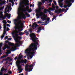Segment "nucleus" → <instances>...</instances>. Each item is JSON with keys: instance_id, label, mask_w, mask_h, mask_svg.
Here are the masks:
<instances>
[{"instance_id": "40", "label": "nucleus", "mask_w": 75, "mask_h": 75, "mask_svg": "<svg viewBox=\"0 0 75 75\" xmlns=\"http://www.w3.org/2000/svg\"><path fill=\"white\" fill-rule=\"evenodd\" d=\"M33 24H34V25H35V27H38V25L37 24H35V23H34Z\"/></svg>"}, {"instance_id": "16", "label": "nucleus", "mask_w": 75, "mask_h": 75, "mask_svg": "<svg viewBox=\"0 0 75 75\" xmlns=\"http://www.w3.org/2000/svg\"><path fill=\"white\" fill-rule=\"evenodd\" d=\"M16 50H17V48L14 47H13L11 49V50L12 51H15Z\"/></svg>"}, {"instance_id": "58", "label": "nucleus", "mask_w": 75, "mask_h": 75, "mask_svg": "<svg viewBox=\"0 0 75 75\" xmlns=\"http://www.w3.org/2000/svg\"><path fill=\"white\" fill-rule=\"evenodd\" d=\"M7 70V68H6V69H5L4 71V72H7V71H6Z\"/></svg>"}, {"instance_id": "19", "label": "nucleus", "mask_w": 75, "mask_h": 75, "mask_svg": "<svg viewBox=\"0 0 75 75\" xmlns=\"http://www.w3.org/2000/svg\"><path fill=\"white\" fill-rule=\"evenodd\" d=\"M43 11L45 14H47V13H48L47 12V11H48V10H47V9H44Z\"/></svg>"}, {"instance_id": "4", "label": "nucleus", "mask_w": 75, "mask_h": 75, "mask_svg": "<svg viewBox=\"0 0 75 75\" xmlns=\"http://www.w3.org/2000/svg\"><path fill=\"white\" fill-rule=\"evenodd\" d=\"M30 37L31 38L32 41H33L34 43H32L31 44H35V45H38V43L37 42H38V40H38V38L36 37V35L34 33H32L30 35Z\"/></svg>"}, {"instance_id": "24", "label": "nucleus", "mask_w": 75, "mask_h": 75, "mask_svg": "<svg viewBox=\"0 0 75 75\" xmlns=\"http://www.w3.org/2000/svg\"><path fill=\"white\" fill-rule=\"evenodd\" d=\"M24 32L23 33L22 32H20L19 34V35H24Z\"/></svg>"}, {"instance_id": "27", "label": "nucleus", "mask_w": 75, "mask_h": 75, "mask_svg": "<svg viewBox=\"0 0 75 75\" xmlns=\"http://www.w3.org/2000/svg\"><path fill=\"white\" fill-rule=\"evenodd\" d=\"M8 52H7L6 53V54H7V55H8L9 54H11V52L10 51V50H8Z\"/></svg>"}, {"instance_id": "28", "label": "nucleus", "mask_w": 75, "mask_h": 75, "mask_svg": "<svg viewBox=\"0 0 75 75\" xmlns=\"http://www.w3.org/2000/svg\"><path fill=\"white\" fill-rule=\"evenodd\" d=\"M17 67H18V70H20V69H21V65L19 66L18 65V66Z\"/></svg>"}, {"instance_id": "3", "label": "nucleus", "mask_w": 75, "mask_h": 75, "mask_svg": "<svg viewBox=\"0 0 75 75\" xmlns=\"http://www.w3.org/2000/svg\"><path fill=\"white\" fill-rule=\"evenodd\" d=\"M42 4V3L39 2L38 5V9H36V13L38 14H39L40 17H45V15L44 14V13L42 12H41L42 10H44V7L43 6L41 7V5Z\"/></svg>"}, {"instance_id": "26", "label": "nucleus", "mask_w": 75, "mask_h": 75, "mask_svg": "<svg viewBox=\"0 0 75 75\" xmlns=\"http://www.w3.org/2000/svg\"><path fill=\"white\" fill-rule=\"evenodd\" d=\"M36 16L37 17V18H40V15L38 13H37L36 14Z\"/></svg>"}, {"instance_id": "54", "label": "nucleus", "mask_w": 75, "mask_h": 75, "mask_svg": "<svg viewBox=\"0 0 75 75\" xmlns=\"http://www.w3.org/2000/svg\"><path fill=\"white\" fill-rule=\"evenodd\" d=\"M3 45V43H0V47H2Z\"/></svg>"}, {"instance_id": "1", "label": "nucleus", "mask_w": 75, "mask_h": 75, "mask_svg": "<svg viewBox=\"0 0 75 75\" xmlns=\"http://www.w3.org/2000/svg\"><path fill=\"white\" fill-rule=\"evenodd\" d=\"M20 19H21V18L19 17L17 19H15L14 20V24L16 26H15L14 28L16 30H18V31L16 32L13 31L12 33V35H14L15 33L18 34V33H19V34H20V32H21L23 30V23H21V20H20ZM18 20H20L18 22Z\"/></svg>"}, {"instance_id": "10", "label": "nucleus", "mask_w": 75, "mask_h": 75, "mask_svg": "<svg viewBox=\"0 0 75 75\" xmlns=\"http://www.w3.org/2000/svg\"><path fill=\"white\" fill-rule=\"evenodd\" d=\"M21 54H22V53H20V54H19V55L18 58L17 57H16L14 59L15 60H16L17 59H19L20 60L21 59V58H23V55Z\"/></svg>"}, {"instance_id": "6", "label": "nucleus", "mask_w": 75, "mask_h": 75, "mask_svg": "<svg viewBox=\"0 0 75 75\" xmlns=\"http://www.w3.org/2000/svg\"><path fill=\"white\" fill-rule=\"evenodd\" d=\"M72 3L74 2V0H66L65 1V3L66 4H67V5H64V8H67V7H70V6H72Z\"/></svg>"}, {"instance_id": "38", "label": "nucleus", "mask_w": 75, "mask_h": 75, "mask_svg": "<svg viewBox=\"0 0 75 75\" xmlns=\"http://www.w3.org/2000/svg\"><path fill=\"white\" fill-rule=\"evenodd\" d=\"M6 33V31L4 30L3 35H5Z\"/></svg>"}, {"instance_id": "43", "label": "nucleus", "mask_w": 75, "mask_h": 75, "mask_svg": "<svg viewBox=\"0 0 75 75\" xmlns=\"http://www.w3.org/2000/svg\"><path fill=\"white\" fill-rule=\"evenodd\" d=\"M56 10H58V8H59V7L58 6H56Z\"/></svg>"}, {"instance_id": "35", "label": "nucleus", "mask_w": 75, "mask_h": 75, "mask_svg": "<svg viewBox=\"0 0 75 75\" xmlns=\"http://www.w3.org/2000/svg\"><path fill=\"white\" fill-rule=\"evenodd\" d=\"M8 72L9 74H12V71H8Z\"/></svg>"}, {"instance_id": "12", "label": "nucleus", "mask_w": 75, "mask_h": 75, "mask_svg": "<svg viewBox=\"0 0 75 75\" xmlns=\"http://www.w3.org/2000/svg\"><path fill=\"white\" fill-rule=\"evenodd\" d=\"M26 8H27L28 9L26 8H25V10H23V11L25 13L26 12V11H27L29 12V13H30L31 12V11H32V10L31 9H30L29 10L30 11H29V9H28L29 8V7L28 6H27Z\"/></svg>"}, {"instance_id": "51", "label": "nucleus", "mask_w": 75, "mask_h": 75, "mask_svg": "<svg viewBox=\"0 0 75 75\" xmlns=\"http://www.w3.org/2000/svg\"><path fill=\"white\" fill-rule=\"evenodd\" d=\"M33 57V56L32 55H30V56L29 57L30 58H32Z\"/></svg>"}, {"instance_id": "48", "label": "nucleus", "mask_w": 75, "mask_h": 75, "mask_svg": "<svg viewBox=\"0 0 75 75\" xmlns=\"http://www.w3.org/2000/svg\"><path fill=\"white\" fill-rule=\"evenodd\" d=\"M4 35H2V36H1V38L3 39V38H4Z\"/></svg>"}, {"instance_id": "57", "label": "nucleus", "mask_w": 75, "mask_h": 75, "mask_svg": "<svg viewBox=\"0 0 75 75\" xmlns=\"http://www.w3.org/2000/svg\"><path fill=\"white\" fill-rule=\"evenodd\" d=\"M12 39V38H8V40H11Z\"/></svg>"}, {"instance_id": "31", "label": "nucleus", "mask_w": 75, "mask_h": 75, "mask_svg": "<svg viewBox=\"0 0 75 75\" xmlns=\"http://www.w3.org/2000/svg\"><path fill=\"white\" fill-rule=\"evenodd\" d=\"M6 57H7L6 55L1 56V59H2V58H6Z\"/></svg>"}, {"instance_id": "20", "label": "nucleus", "mask_w": 75, "mask_h": 75, "mask_svg": "<svg viewBox=\"0 0 75 75\" xmlns=\"http://www.w3.org/2000/svg\"><path fill=\"white\" fill-rule=\"evenodd\" d=\"M8 44L9 45H10L11 46H14V44L13 43H11V42H9Z\"/></svg>"}, {"instance_id": "13", "label": "nucleus", "mask_w": 75, "mask_h": 75, "mask_svg": "<svg viewBox=\"0 0 75 75\" xmlns=\"http://www.w3.org/2000/svg\"><path fill=\"white\" fill-rule=\"evenodd\" d=\"M33 64L31 65H28V64H26L25 65V68H33Z\"/></svg>"}, {"instance_id": "63", "label": "nucleus", "mask_w": 75, "mask_h": 75, "mask_svg": "<svg viewBox=\"0 0 75 75\" xmlns=\"http://www.w3.org/2000/svg\"><path fill=\"white\" fill-rule=\"evenodd\" d=\"M53 13H52V12L51 13H50V15H51V16H52V15H53Z\"/></svg>"}, {"instance_id": "23", "label": "nucleus", "mask_w": 75, "mask_h": 75, "mask_svg": "<svg viewBox=\"0 0 75 75\" xmlns=\"http://www.w3.org/2000/svg\"><path fill=\"white\" fill-rule=\"evenodd\" d=\"M25 15L27 16V17H30V15L27 12H25Z\"/></svg>"}, {"instance_id": "42", "label": "nucleus", "mask_w": 75, "mask_h": 75, "mask_svg": "<svg viewBox=\"0 0 75 75\" xmlns=\"http://www.w3.org/2000/svg\"><path fill=\"white\" fill-rule=\"evenodd\" d=\"M41 1L43 4H44V3H45V0H41Z\"/></svg>"}, {"instance_id": "53", "label": "nucleus", "mask_w": 75, "mask_h": 75, "mask_svg": "<svg viewBox=\"0 0 75 75\" xmlns=\"http://www.w3.org/2000/svg\"><path fill=\"white\" fill-rule=\"evenodd\" d=\"M3 73L1 71L0 72V75H3Z\"/></svg>"}, {"instance_id": "11", "label": "nucleus", "mask_w": 75, "mask_h": 75, "mask_svg": "<svg viewBox=\"0 0 75 75\" xmlns=\"http://www.w3.org/2000/svg\"><path fill=\"white\" fill-rule=\"evenodd\" d=\"M2 23L4 24V30H6L7 28V26H6L7 22H6V21L4 20V21H2Z\"/></svg>"}, {"instance_id": "64", "label": "nucleus", "mask_w": 75, "mask_h": 75, "mask_svg": "<svg viewBox=\"0 0 75 75\" xmlns=\"http://www.w3.org/2000/svg\"><path fill=\"white\" fill-rule=\"evenodd\" d=\"M9 59H10V57H8L7 58L6 60H8Z\"/></svg>"}, {"instance_id": "46", "label": "nucleus", "mask_w": 75, "mask_h": 75, "mask_svg": "<svg viewBox=\"0 0 75 75\" xmlns=\"http://www.w3.org/2000/svg\"><path fill=\"white\" fill-rule=\"evenodd\" d=\"M42 22L41 21H39L38 22V24H41V23H42Z\"/></svg>"}, {"instance_id": "61", "label": "nucleus", "mask_w": 75, "mask_h": 75, "mask_svg": "<svg viewBox=\"0 0 75 75\" xmlns=\"http://www.w3.org/2000/svg\"><path fill=\"white\" fill-rule=\"evenodd\" d=\"M7 11V12H9L10 11V8H8Z\"/></svg>"}, {"instance_id": "50", "label": "nucleus", "mask_w": 75, "mask_h": 75, "mask_svg": "<svg viewBox=\"0 0 75 75\" xmlns=\"http://www.w3.org/2000/svg\"><path fill=\"white\" fill-rule=\"evenodd\" d=\"M52 7L53 8H55V5L54 4L52 5Z\"/></svg>"}, {"instance_id": "32", "label": "nucleus", "mask_w": 75, "mask_h": 75, "mask_svg": "<svg viewBox=\"0 0 75 75\" xmlns=\"http://www.w3.org/2000/svg\"><path fill=\"white\" fill-rule=\"evenodd\" d=\"M60 6L62 8L63 7V3H62L60 4H59Z\"/></svg>"}, {"instance_id": "44", "label": "nucleus", "mask_w": 75, "mask_h": 75, "mask_svg": "<svg viewBox=\"0 0 75 75\" xmlns=\"http://www.w3.org/2000/svg\"><path fill=\"white\" fill-rule=\"evenodd\" d=\"M49 9L50 11H53V9H52V8H49Z\"/></svg>"}, {"instance_id": "39", "label": "nucleus", "mask_w": 75, "mask_h": 75, "mask_svg": "<svg viewBox=\"0 0 75 75\" xmlns=\"http://www.w3.org/2000/svg\"><path fill=\"white\" fill-rule=\"evenodd\" d=\"M6 48H7V49H10L11 48L10 47H8L7 45L6 44Z\"/></svg>"}, {"instance_id": "33", "label": "nucleus", "mask_w": 75, "mask_h": 75, "mask_svg": "<svg viewBox=\"0 0 75 75\" xmlns=\"http://www.w3.org/2000/svg\"><path fill=\"white\" fill-rule=\"evenodd\" d=\"M12 1H11V0L9 1V2H11V3H12V7H13V6H14V3L13 2H12Z\"/></svg>"}, {"instance_id": "45", "label": "nucleus", "mask_w": 75, "mask_h": 75, "mask_svg": "<svg viewBox=\"0 0 75 75\" xmlns=\"http://www.w3.org/2000/svg\"><path fill=\"white\" fill-rule=\"evenodd\" d=\"M49 2H48V3H51V2H52V0H49Z\"/></svg>"}, {"instance_id": "5", "label": "nucleus", "mask_w": 75, "mask_h": 75, "mask_svg": "<svg viewBox=\"0 0 75 75\" xmlns=\"http://www.w3.org/2000/svg\"><path fill=\"white\" fill-rule=\"evenodd\" d=\"M22 38V37L18 36L16 39H14L16 42L17 43L15 44V45L17 47H20L21 45V42H22V41L19 40L18 39L21 40Z\"/></svg>"}, {"instance_id": "62", "label": "nucleus", "mask_w": 75, "mask_h": 75, "mask_svg": "<svg viewBox=\"0 0 75 75\" xmlns=\"http://www.w3.org/2000/svg\"><path fill=\"white\" fill-rule=\"evenodd\" d=\"M45 23L47 24H48V21H46L45 22Z\"/></svg>"}, {"instance_id": "34", "label": "nucleus", "mask_w": 75, "mask_h": 75, "mask_svg": "<svg viewBox=\"0 0 75 75\" xmlns=\"http://www.w3.org/2000/svg\"><path fill=\"white\" fill-rule=\"evenodd\" d=\"M59 0L58 3H62L63 1H64V0Z\"/></svg>"}, {"instance_id": "14", "label": "nucleus", "mask_w": 75, "mask_h": 75, "mask_svg": "<svg viewBox=\"0 0 75 75\" xmlns=\"http://www.w3.org/2000/svg\"><path fill=\"white\" fill-rule=\"evenodd\" d=\"M33 67H32L31 68H25V70L26 71H29V72H30L33 70Z\"/></svg>"}, {"instance_id": "55", "label": "nucleus", "mask_w": 75, "mask_h": 75, "mask_svg": "<svg viewBox=\"0 0 75 75\" xmlns=\"http://www.w3.org/2000/svg\"><path fill=\"white\" fill-rule=\"evenodd\" d=\"M6 26H7V27H10V25L9 24H7L6 25Z\"/></svg>"}, {"instance_id": "29", "label": "nucleus", "mask_w": 75, "mask_h": 75, "mask_svg": "<svg viewBox=\"0 0 75 75\" xmlns=\"http://www.w3.org/2000/svg\"><path fill=\"white\" fill-rule=\"evenodd\" d=\"M5 70V69L3 67H2L1 70V72H3V71H4Z\"/></svg>"}, {"instance_id": "49", "label": "nucleus", "mask_w": 75, "mask_h": 75, "mask_svg": "<svg viewBox=\"0 0 75 75\" xmlns=\"http://www.w3.org/2000/svg\"><path fill=\"white\" fill-rule=\"evenodd\" d=\"M7 22H8V23H9V24H10L11 23V21L9 20H8L7 21Z\"/></svg>"}, {"instance_id": "2", "label": "nucleus", "mask_w": 75, "mask_h": 75, "mask_svg": "<svg viewBox=\"0 0 75 75\" xmlns=\"http://www.w3.org/2000/svg\"><path fill=\"white\" fill-rule=\"evenodd\" d=\"M35 44L34 43H31L29 47L25 50V54H28V55H32V56H34V54L35 53L34 51L37 50L38 48L37 45Z\"/></svg>"}, {"instance_id": "59", "label": "nucleus", "mask_w": 75, "mask_h": 75, "mask_svg": "<svg viewBox=\"0 0 75 75\" xmlns=\"http://www.w3.org/2000/svg\"><path fill=\"white\" fill-rule=\"evenodd\" d=\"M25 75H28V72L27 71L25 72Z\"/></svg>"}, {"instance_id": "15", "label": "nucleus", "mask_w": 75, "mask_h": 75, "mask_svg": "<svg viewBox=\"0 0 75 75\" xmlns=\"http://www.w3.org/2000/svg\"><path fill=\"white\" fill-rule=\"evenodd\" d=\"M42 27H39V28H38V30L37 31V32L38 33H40V31H41L42 30Z\"/></svg>"}, {"instance_id": "36", "label": "nucleus", "mask_w": 75, "mask_h": 75, "mask_svg": "<svg viewBox=\"0 0 75 75\" xmlns=\"http://www.w3.org/2000/svg\"><path fill=\"white\" fill-rule=\"evenodd\" d=\"M56 18V16H53V18H52V21H54V20Z\"/></svg>"}, {"instance_id": "9", "label": "nucleus", "mask_w": 75, "mask_h": 75, "mask_svg": "<svg viewBox=\"0 0 75 75\" xmlns=\"http://www.w3.org/2000/svg\"><path fill=\"white\" fill-rule=\"evenodd\" d=\"M40 18L41 20H42V21H44L45 20H47V21L48 22V23H49V21H50V18H46V17L45 16H42Z\"/></svg>"}, {"instance_id": "60", "label": "nucleus", "mask_w": 75, "mask_h": 75, "mask_svg": "<svg viewBox=\"0 0 75 75\" xmlns=\"http://www.w3.org/2000/svg\"><path fill=\"white\" fill-rule=\"evenodd\" d=\"M8 36H6L5 38V39L6 40V39H7V38H8Z\"/></svg>"}, {"instance_id": "56", "label": "nucleus", "mask_w": 75, "mask_h": 75, "mask_svg": "<svg viewBox=\"0 0 75 75\" xmlns=\"http://www.w3.org/2000/svg\"><path fill=\"white\" fill-rule=\"evenodd\" d=\"M9 42H8V40H6L5 41V43H9Z\"/></svg>"}, {"instance_id": "8", "label": "nucleus", "mask_w": 75, "mask_h": 75, "mask_svg": "<svg viewBox=\"0 0 75 75\" xmlns=\"http://www.w3.org/2000/svg\"><path fill=\"white\" fill-rule=\"evenodd\" d=\"M27 59H25V61L24 60H22L21 61H18L16 62V64L17 65V67H18V64L19 65H20L21 64H23V63H24V64H26V63H27Z\"/></svg>"}, {"instance_id": "37", "label": "nucleus", "mask_w": 75, "mask_h": 75, "mask_svg": "<svg viewBox=\"0 0 75 75\" xmlns=\"http://www.w3.org/2000/svg\"><path fill=\"white\" fill-rule=\"evenodd\" d=\"M6 17H7V18H10L11 17V16H8V15L7 14H6Z\"/></svg>"}, {"instance_id": "47", "label": "nucleus", "mask_w": 75, "mask_h": 75, "mask_svg": "<svg viewBox=\"0 0 75 75\" xmlns=\"http://www.w3.org/2000/svg\"><path fill=\"white\" fill-rule=\"evenodd\" d=\"M53 2L54 3V4H55V5L56 6V5H57V3L56 2V1H53Z\"/></svg>"}, {"instance_id": "21", "label": "nucleus", "mask_w": 75, "mask_h": 75, "mask_svg": "<svg viewBox=\"0 0 75 75\" xmlns=\"http://www.w3.org/2000/svg\"><path fill=\"white\" fill-rule=\"evenodd\" d=\"M23 16H22L23 18L24 19H25V18H26V16H25V14L24 13H23Z\"/></svg>"}, {"instance_id": "30", "label": "nucleus", "mask_w": 75, "mask_h": 75, "mask_svg": "<svg viewBox=\"0 0 75 75\" xmlns=\"http://www.w3.org/2000/svg\"><path fill=\"white\" fill-rule=\"evenodd\" d=\"M60 10V11H59V13H61V12L64 11L65 10V9H63L62 10V9H61Z\"/></svg>"}, {"instance_id": "7", "label": "nucleus", "mask_w": 75, "mask_h": 75, "mask_svg": "<svg viewBox=\"0 0 75 75\" xmlns=\"http://www.w3.org/2000/svg\"><path fill=\"white\" fill-rule=\"evenodd\" d=\"M26 2L27 3V4L25 3V2L23 1H22L20 3L19 6L20 7H22V8H24L25 6H29V1L28 0V1H26Z\"/></svg>"}, {"instance_id": "18", "label": "nucleus", "mask_w": 75, "mask_h": 75, "mask_svg": "<svg viewBox=\"0 0 75 75\" xmlns=\"http://www.w3.org/2000/svg\"><path fill=\"white\" fill-rule=\"evenodd\" d=\"M5 45H4V47L3 48V50H5L7 48V44L5 43Z\"/></svg>"}, {"instance_id": "17", "label": "nucleus", "mask_w": 75, "mask_h": 75, "mask_svg": "<svg viewBox=\"0 0 75 75\" xmlns=\"http://www.w3.org/2000/svg\"><path fill=\"white\" fill-rule=\"evenodd\" d=\"M24 33H26V34L27 36H28V34H29V32H27V30L25 31L24 32Z\"/></svg>"}, {"instance_id": "25", "label": "nucleus", "mask_w": 75, "mask_h": 75, "mask_svg": "<svg viewBox=\"0 0 75 75\" xmlns=\"http://www.w3.org/2000/svg\"><path fill=\"white\" fill-rule=\"evenodd\" d=\"M13 38H15L16 37H17V38L18 37V34L16 33V34L15 35V36H13Z\"/></svg>"}, {"instance_id": "41", "label": "nucleus", "mask_w": 75, "mask_h": 75, "mask_svg": "<svg viewBox=\"0 0 75 75\" xmlns=\"http://www.w3.org/2000/svg\"><path fill=\"white\" fill-rule=\"evenodd\" d=\"M6 16H4V17H1V18H3V20H4L6 18Z\"/></svg>"}, {"instance_id": "52", "label": "nucleus", "mask_w": 75, "mask_h": 75, "mask_svg": "<svg viewBox=\"0 0 75 75\" xmlns=\"http://www.w3.org/2000/svg\"><path fill=\"white\" fill-rule=\"evenodd\" d=\"M19 72L18 73H21V72H22V70L21 69H20V70H19Z\"/></svg>"}, {"instance_id": "22", "label": "nucleus", "mask_w": 75, "mask_h": 75, "mask_svg": "<svg viewBox=\"0 0 75 75\" xmlns=\"http://www.w3.org/2000/svg\"><path fill=\"white\" fill-rule=\"evenodd\" d=\"M55 12L56 13H57V14H59V11L58 9H56L55 10Z\"/></svg>"}]
</instances>
